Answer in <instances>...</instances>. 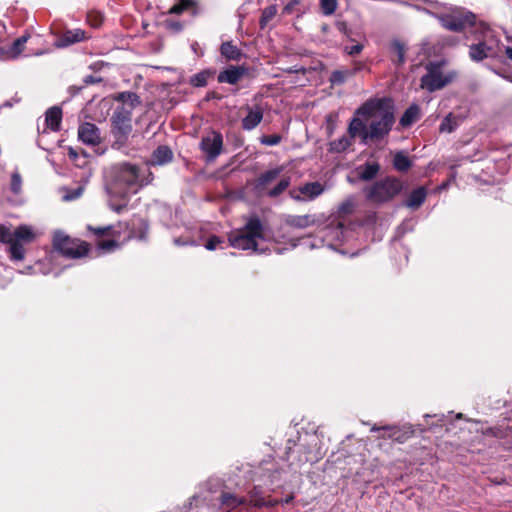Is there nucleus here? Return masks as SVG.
Listing matches in <instances>:
<instances>
[{"mask_svg":"<svg viewBox=\"0 0 512 512\" xmlns=\"http://www.w3.org/2000/svg\"><path fill=\"white\" fill-rule=\"evenodd\" d=\"M36 237L31 226L20 225L15 230L2 225L0 226V241L9 245V252L12 260L21 261L25 257L23 244L32 242Z\"/></svg>","mask_w":512,"mask_h":512,"instance_id":"7ed1b4c3","label":"nucleus"},{"mask_svg":"<svg viewBox=\"0 0 512 512\" xmlns=\"http://www.w3.org/2000/svg\"><path fill=\"white\" fill-rule=\"evenodd\" d=\"M291 500H292V497L290 496V497H287L284 502L289 503Z\"/></svg>","mask_w":512,"mask_h":512,"instance_id":"680f3d73","label":"nucleus"},{"mask_svg":"<svg viewBox=\"0 0 512 512\" xmlns=\"http://www.w3.org/2000/svg\"><path fill=\"white\" fill-rule=\"evenodd\" d=\"M286 72H288V73H302V74H305L306 73V69L304 67L293 66V67L288 68L286 70Z\"/></svg>","mask_w":512,"mask_h":512,"instance_id":"6e6d98bb","label":"nucleus"},{"mask_svg":"<svg viewBox=\"0 0 512 512\" xmlns=\"http://www.w3.org/2000/svg\"><path fill=\"white\" fill-rule=\"evenodd\" d=\"M79 139L87 145H97L100 143V130L99 128L89 122L82 123L78 128Z\"/></svg>","mask_w":512,"mask_h":512,"instance_id":"2eb2a0df","label":"nucleus"},{"mask_svg":"<svg viewBox=\"0 0 512 512\" xmlns=\"http://www.w3.org/2000/svg\"><path fill=\"white\" fill-rule=\"evenodd\" d=\"M379 170L380 165L377 162H368L358 169L359 178L364 181L372 180Z\"/></svg>","mask_w":512,"mask_h":512,"instance_id":"a878e982","label":"nucleus"},{"mask_svg":"<svg viewBox=\"0 0 512 512\" xmlns=\"http://www.w3.org/2000/svg\"><path fill=\"white\" fill-rule=\"evenodd\" d=\"M82 193H83V188L82 187H78L76 189H73L69 193L65 194L63 196V199L65 201H72V200H75V199L79 198L82 195Z\"/></svg>","mask_w":512,"mask_h":512,"instance_id":"49530a36","label":"nucleus"},{"mask_svg":"<svg viewBox=\"0 0 512 512\" xmlns=\"http://www.w3.org/2000/svg\"><path fill=\"white\" fill-rule=\"evenodd\" d=\"M222 243V240L218 236H212L208 239V241L205 244V248L207 250H215L216 247Z\"/></svg>","mask_w":512,"mask_h":512,"instance_id":"8fccbe9b","label":"nucleus"},{"mask_svg":"<svg viewBox=\"0 0 512 512\" xmlns=\"http://www.w3.org/2000/svg\"><path fill=\"white\" fill-rule=\"evenodd\" d=\"M152 180L151 171L141 169L135 164L121 162L111 166L105 173V190L109 196V207L121 213L127 207L129 195L137 193Z\"/></svg>","mask_w":512,"mask_h":512,"instance_id":"f257e3e1","label":"nucleus"},{"mask_svg":"<svg viewBox=\"0 0 512 512\" xmlns=\"http://www.w3.org/2000/svg\"><path fill=\"white\" fill-rule=\"evenodd\" d=\"M475 30L480 31L482 34L481 39H488L489 44H495V40H499L495 37L494 32L485 23H479Z\"/></svg>","mask_w":512,"mask_h":512,"instance_id":"4c0bfd02","label":"nucleus"},{"mask_svg":"<svg viewBox=\"0 0 512 512\" xmlns=\"http://www.w3.org/2000/svg\"><path fill=\"white\" fill-rule=\"evenodd\" d=\"M117 247V242L114 240H103L98 243V248L103 251H112Z\"/></svg>","mask_w":512,"mask_h":512,"instance_id":"a18cd8bd","label":"nucleus"},{"mask_svg":"<svg viewBox=\"0 0 512 512\" xmlns=\"http://www.w3.org/2000/svg\"><path fill=\"white\" fill-rule=\"evenodd\" d=\"M321 10L324 15H332L337 8V0H320Z\"/></svg>","mask_w":512,"mask_h":512,"instance_id":"58836bf2","label":"nucleus"},{"mask_svg":"<svg viewBox=\"0 0 512 512\" xmlns=\"http://www.w3.org/2000/svg\"><path fill=\"white\" fill-rule=\"evenodd\" d=\"M420 117V108L416 104L409 106L400 118V125L404 128L410 127Z\"/></svg>","mask_w":512,"mask_h":512,"instance_id":"393cba45","label":"nucleus"},{"mask_svg":"<svg viewBox=\"0 0 512 512\" xmlns=\"http://www.w3.org/2000/svg\"><path fill=\"white\" fill-rule=\"evenodd\" d=\"M89 229L92 230L97 236H102L107 231H109L111 229V226H105V227H99V228L89 227Z\"/></svg>","mask_w":512,"mask_h":512,"instance_id":"864d4df0","label":"nucleus"},{"mask_svg":"<svg viewBox=\"0 0 512 512\" xmlns=\"http://www.w3.org/2000/svg\"><path fill=\"white\" fill-rule=\"evenodd\" d=\"M262 239H264V226L257 215L248 217L242 229L232 231L228 235L231 247L244 251L252 250L257 253L263 252L258 248V241Z\"/></svg>","mask_w":512,"mask_h":512,"instance_id":"f03ea898","label":"nucleus"},{"mask_svg":"<svg viewBox=\"0 0 512 512\" xmlns=\"http://www.w3.org/2000/svg\"><path fill=\"white\" fill-rule=\"evenodd\" d=\"M223 137L220 133L212 131L204 136L200 143L201 150L206 154L207 161H214L221 153Z\"/></svg>","mask_w":512,"mask_h":512,"instance_id":"ddd939ff","label":"nucleus"},{"mask_svg":"<svg viewBox=\"0 0 512 512\" xmlns=\"http://www.w3.org/2000/svg\"><path fill=\"white\" fill-rule=\"evenodd\" d=\"M503 49V46H502ZM505 53L507 57L512 61V48L511 47H504Z\"/></svg>","mask_w":512,"mask_h":512,"instance_id":"bf43d9fd","label":"nucleus"},{"mask_svg":"<svg viewBox=\"0 0 512 512\" xmlns=\"http://www.w3.org/2000/svg\"><path fill=\"white\" fill-rule=\"evenodd\" d=\"M246 502L244 497H238L231 493H223L221 495V504L227 509H234Z\"/></svg>","mask_w":512,"mask_h":512,"instance_id":"2f4dec72","label":"nucleus"},{"mask_svg":"<svg viewBox=\"0 0 512 512\" xmlns=\"http://www.w3.org/2000/svg\"><path fill=\"white\" fill-rule=\"evenodd\" d=\"M402 189L399 180L386 178L365 188L366 198L373 203H384L394 198Z\"/></svg>","mask_w":512,"mask_h":512,"instance_id":"423d86ee","label":"nucleus"},{"mask_svg":"<svg viewBox=\"0 0 512 512\" xmlns=\"http://www.w3.org/2000/svg\"><path fill=\"white\" fill-rule=\"evenodd\" d=\"M173 158V153L168 146H159L152 153L150 163L152 165H164L170 162Z\"/></svg>","mask_w":512,"mask_h":512,"instance_id":"4be33fe9","label":"nucleus"},{"mask_svg":"<svg viewBox=\"0 0 512 512\" xmlns=\"http://www.w3.org/2000/svg\"><path fill=\"white\" fill-rule=\"evenodd\" d=\"M116 99L118 101H122V102H126V101H136L137 100V95L133 92H122L120 93Z\"/></svg>","mask_w":512,"mask_h":512,"instance_id":"09e8293b","label":"nucleus"},{"mask_svg":"<svg viewBox=\"0 0 512 512\" xmlns=\"http://www.w3.org/2000/svg\"><path fill=\"white\" fill-rule=\"evenodd\" d=\"M393 165L400 172L407 171L411 166L409 157L404 152H397L394 155Z\"/></svg>","mask_w":512,"mask_h":512,"instance_id":"72a5a7b5","label":"nucleus"},{"mask_svg":"<svg viewBox=\"0 0 512 512\" xmlns=\"http://www.w3.org/2000/svg\"><path fill=\"white\" fill-rule=\"evenodd\" d=\"M503 78L509 80L510 82H512V75H503Z\"/></svg>","mask_w":512,"mask_h":512,"instance_id":"052dcab7","label":"nucleus"},{"mask_svg":"<svg viewBox=\"0 0 512 512\" xmlns=\"http://www.w3.org/2000/svg\"><path fill=\"white\" fill-rule=\"evenodd\" d=\"M255 506H262L261 503H255Z\"/></svg>","mask_w":512,"mask_h":512,"instance_id":"0e129e2a","label":"nucleus"},{"mask_svg":"<svg viewBox=\"0 0 512 512\" xmlns=\"http://www.w3.org/2000/svg\"><path fill=\"white\" fill-rule=\"evenodd\" d=\"M170 27L175 31H180L182 29V25L179 22H172Z\"/></svg>","mask_w":512,"mask_h":512,"instance_id":"13d9d810","label":"nucleus"},{"mask_svg":"<svg viewBox=\"0 0 512 512\" xmlns=\"http://www.w3.org/2000/svg\"><path fill=\"white\" fill-rule=\"evenodd\" d=\"M132 108L117 107L111 117L112 133L118 142L124 143L132 131Z\"/></svg>","mask_w":512,"mask_h":512,"instance_id":"9d476101","label":"nucleus"},{"mask_svg":"<svg viewBox=\"0 0 512 512\" xmlns=\"http://www.w3.org/2000/svg\"><path fill=\"white\" fill-rule=\"evenodd\" d=\"M62 120V110L59 107H51L45 113L46 128L51 131H58L60 129Z\"/></svg>","mask_w":512,"mask_h":512,"instance_id":"412c9836","label":"nucleus"},{"mask_svg":"<svg viewBox=\"0 0 512 512\" xmlns=\"http://www.w3.org/2000/svg\"><path fill=\"white\" fill-rule=\"evenodd\" d=\"M364 46L362 44H355V45H352V46H346L344 51L350 55V56H355V55H358L362 52Z\"/></svg>","mask_w":512,"mask_h":512,"instance_id":"de8ad7c7","label":"nucleus"},{"mask_svg":"<svg viewBox=\"0 0 512 512\" xmlns=\"http://www.w3.org/2000/svg\"><path fill=\"white\" fill-rule=\"evenodd\" d=\"M445 62H429L426 65L427 73L421 77V88L434 92L444 88L451 83L456 74L452 71H445Z\"/></svg>","mask_w":512,"mask_h":512,"instance_id":"39448f33","label":"nucleus"},{"mask_svg":"<svg viewBox=\"0 0 512 512\" xmlns=\"http://www.w3.org/2000/svg\"><path fill=\"white\" fill-rule=\"evenodd\" d=\"M394 122L395 118L392 110L380 113L379 117L370 123L368 131H364L363 142L382 140L389 134Z\"/></svg>","mask_w":512,"mask_h":512,"instance_id":"6e6552de","label":"nucleus"},{"mask_svg":"<svg viewBox=\"0 0 512 512\" xmlns=\"http://www.w3.org/2000/svg\"><path fill=\"white\" fill-rule=\"evenodd\" d=\"M281 142V136L274 135H265L260 138V143L266 146H275Z\"/></svg>","mask_w":512,"mask_h":512,"instance_id":"79ce46f5","label":"nucleus"},{"mask_svg":"<svg viewBox=\"0 0 512 512\" xmlns=\"http://www.w3.org/2000/svg\"><path fill=\"white\" fill-rule=\"evenodd\" d=\"M54 248L69 258H81L87 255L89 249L85 242L71 239L63 232H56L53 238Z\"/></svg>","mask_w":512,"mask_h":512,"instance_id":"0eeeda50","label":"nucleus"},{"mask_svg":"<svg viewBox=\"0 0 512 512\" xmlns=\"http://www.w3.org/2000/svg\"><path fill=\"white\" fill-rule=\"evenodd\" d=\"M364 131H368L364 122L356 115L353 117L348 126L349 136L353 139L360 135L363 139Z\"/></svg>","mask_w":512,"mask_h":512,"instance_id":"c756f323","label":"nucleus"},{"mask_svg":"<svg viewBox=\"0 0 512 512\" xmlns=\"http://www.w3.org/2000/svg\"><path fill=\"white\" fill-rule=\"evenodd\" d=\"M324 190V186L320 182H308L297 189L290 190L289 195L297 202H308L319 197Z\"/></svg>","mask_w":512,"mask_h":512,"instance_id":"f8f14e48","label":"nucleus"},{"mask_svg":"<svg viewBox=\"0 0 512 512\" xmlns=\"http://www.w3.org/2000/svg\"><path fill=\"white\" fill-rule=\"evenodd\" d=\"M347 234L344 223L336 217L329 218L326 224L319 228L314 241L309 243L310 249L328 247L334 249L336 245L341 244Z\"/></svg>","mask_w":512,"mask_h":512,"instance_id":"20e7f679","label":"nucleus"},{"mask_svg":"<svg viewBox=\"0 0 512 512\" xmlns=\"http://www.w3.org/2000/svg\"><path fill=\"white\" fill-rule=\"evenodd\" d=\"M282 169L274 168L262 173L256 180L255 189L258 193L262 194L265 191V187L272 183L280 175Z\"/></svg>","mask_w":512,"mask_h":512,"instance_id":"aec40b11","label":"nucleus"},{"mask_svg":"<svg viewBox=\"0 0 512 512\" xmlns=\"http://www.w3.org/2000/svg\"><path fill=\"white\" fill-rule=\"evenodd\" d=\"M441 25L450 31L461 32L469 27L476 28V15L470 11L457 10L439 18Z\"/></svg>","mask_w":512,"mask_h":512,"instance_id":"1a4fd4ad","label":"nucleus"},{"mask_svg":"<svg viewBox=\"0 0 512 512\" xmlns=\"http://www.w3.org/2000/svg\"><path fill=\"white\" fill-rule=\"evenodd\" d=\"M299 4V0H290L289 3H287L283 9V11L287 14L292 13L294 7Z\"/></svg>","mask_w":512,"mask_h":512,"instance_id":"603ef678","label":"nucleus"},{"mask_svg":"<svg viewBox=\"0 0 512 512\" xmlns=\"http://www.w3.org/2000/svg\"><path fill=\"white\" fill-rule=\"evenodd\" d=\"M211 75L212 73L209 70L201 71L190 78V84L194 87H204Z\"/></svg>","mask_w":512,"mask_h":512,"instance_id":"e433bc0d","label":"nucleus"},{"mask_svg":"<svg viewBox=\"0 0 512 512\" xmlns=\"http://www.w3.org/2000/svg\"><path fill=\"white\" fill-rule=\"evenodd\" d=\"M70 155L75 157V156H76V153L71 149V150H70Z\"/></svg>","mask_w":512,"mask_h":512,"instance_id":"e2e57ef3","label":"nucleus"},{"mask_svg":"<svg viewBox=\"0 0 512 512\" xmlns=\"http://www.w3.org/2000/svg\"><path fill=\"white\" fill-rule=\"evenodd\" d=\"M247 115L242 119V128L251 131L256 128L263 119V108L260 105L246 106Z\"/></svg>","mask_w":512,"mask_h":512,"instance_id":"a211bd4d","label":"nucleus"},{"mask_svg":"<svg viewBox=\"0 0 512 512\" xmlns=\"http://www.w3.org/2000/svg\"><path fill=\"white\" fill-rule=\"evenodd\" d=\"M22 179L19 173L15 172L11 176V190L18 194L21 191Z\"/></svg>","mask_w":512,"mask_h":512,"instance_id":"37998d69","label":"nucleus"},{"mask_svg":"<svg viewBox=\"0 0 512 512\" xmlns=\"http://www.w3.org/2000/svg\"><path fill=\"white\" fill-rule=\"evenodd\" d=\"M287 226L297 229H304L316 224L314 215H287L284 219Z\"/></svg>","mask_w":512,"mask_h":512,"instance_id":"6ab92c4d","label":"nucleus"},{"mask_svg":"<svg viewBox=\"0 0 512 512\" xmlns=\"http://www.w3.org/2000/svg\"><path fill=\"white\" fill-rule=\"evenodd\" d=\"M484 434L496 438H504L508 434V428L502 429L500 427H490L484 431Z\"/></svg>","mask_w":512,"mask_h":512,"instance_id":"ea45409f","label":"nucleus"},{"mask_svg":"<svg viewBox=\"0 0 512 512\" xmlns=\"http://www.w3.org/2000/svg\"><path fill=\"white\" fill-rule=\"evenodd\" d=\"M276 14V8L274 6H269L265 8L262 12V16L260 19L261 26H265Z\"/></svg>","mask_w":512,"mask_h":512,"instance_id":"a19ab883","label":"nucleus"},{"mask_svg":"<svg viewBox=\"0 0 512 512\" xmlns=\"http://www.w3.org/2000/svg\"><path fill=\"white\" fill-rule=\"evenodd\" d=\"M459 125L458 118L455 117L452 113H449L445 118L442 120L439 131L441 133H451L453 132Z\"/></svg>","mask_w":512,"mask_h":512,"instance_id":"473e14b6","label":"nucleus"},{"mask_svg":"<svg viewBox=\"0 0 512 512\" xmlns=\"http://www.w3.org/2000/svg\"><path fill=\"white\" fill-rule=\"evenodd\" d=\"M27 40L28 36L26 35L17 38L6 51V55L8 56V58H18L20 54L23 52L24 45L26 44Z\"/></svg>","mask_w":512,"mask_h":512,"instance_id":"cd10ccee","label":"nucleus"},{"mask_svg":"<svg viewBox=\"0 0 512 512\" xmlns=\"http://www.w3.org/2000/svg\"><path fill=\"white\" fill-rule=\"evenodd\" d=\"M426 196V189L424 187H418L410 193L405 205L409 208L417 209L424 203Z\"/></svg>","mask_w":512,"mask_h":512,"instance_id":"b1692460","label":"nucleus"},{"mask_svg":"<svg viewBox=\"0 0 512 512\" xmlns=\"http://www.w3.org/2000/svg\"><path fill=\"white\" fill-rule=\"evenodd\" d=\"M390 49L396 56L397 64L402 65L405 62V53H406L405 45L398 40H394L391 43Z\"/></svg>","mask_w":512,"mask_h":512,"instance_id":"c9c22d12","label":"nucleus"},{"mask_svg":"<svg viewBox=\"0 0 512 512\" xmlns=\"http://www.w3.org/2000/svg\"><path fill=\"white\" fill-rule=\"evenodd\" d=\"M248 73V69L245 66H229L227 69L221 71L217 80L219 83H228L231 85L237 84L241 78Z\"/></svg>","mask_w":512,"mask_h":512,"instance_id":"dca6fc26","label":"nucleus"},{"mask_svg":"<svg viewBox=\"0 0 512 512\" xmlns=\"http://www.w3.org/2000/svg\"><path fill=\"white\" fill-rule=\"evenodd\" d=\"M355 73L356 69L334 70L329 77V81L331 85H342L346 82L348 78L352 77Z\"/></svg>","mask_w":512,"mask_h":512,"instance_id":"7c9ffc66","label":"nucleus"},{"mask_svg":"<svg viewBox=\"0 0 512 512\" xmlns=\"http://www.w3.org/2000/svg\"><path fill=\"white\" fill-rule=\"evenodd\" d=\"M372 432H383L379 437L395 440L399 443L405 442L411 436L410 432H403L398 426H376L371 428Z\"/></svg>","mask_w":512,"mask_h":512,"instance_id":"f3484780","label":"nucleus"},{"mask_svg":"<svg viewBox=\"0 0 512 512\" xmlns=\"http://www.w3.org/2000/svg\"><path fill=\"white\" fill-rule=\"evenodd\" d=\"M502 52L500 40H495V44H489L488 39H481L477 44L469 47V56L471 60L479 62L487 57H497Z\"/></svg>","mask_w":512,"mask_h":512,"instance_id":"9b49d317","label":"nucleus"},{"mask_svg":"<svg viewBox=\"0 0 512 512\" xmlns=\"http://www.w3.org/2000/svg\"><path fill=\"white\" fill-rule=\"evenodd\" d=\"M352 145V138L349 136H342L337 140L331 141L328 144V151L331 153H341Z\"/></svg>","mask_w":512,"mask_h":512,"instance_id":"bb28decb","label":"nucleus"},{"mask_svg":"<svg viewBox=\"0 0 512 512\" xmlns=\"http://www.w3.org/2000/svg\"><path fill=\"white\" fill-rule=\"evenodd\" d=\"M221 54L228 60H240L242 57L241 50L232 44V42H224L220 48Z\"/></svg>","mask_w":512,"mask_h":512,"instance_id":"c85d7f7f","label":"nucleus"},{"mask_svg":"<svg viewBox=\"0 0 512 512\" xmlns=\"http://www.w3.org/2000/svg\"><path fill=\"white\" fill-rule=\"evenodd\" d=\"M391 109L384 107L383 99H371L363 103L355 112L357 116H362L365 119L379 117L380 113L390 111Z\"/></svg>","mask_w":512,"mask_h":512,"instance_id":"4468645a","label":"nucleus"},{"mask_svg":"<svg viewBox=\"0 0 512 512\" xmlns=\"http://www.w3.org/2000/svg\"><path fill=\"white\" fill-rule=\"evenodd\" d=\"M190 5L189 1L181 0L179 3L173 5L169 10V14H180Z\"/></svg>","mask_w":512,"mask_h":512,"instance_id":"c03bdc74","label":"nucleus"},{"mask_svg":"<svg viewBox=\"0 0 512 512\" xmlns=\"http://www.w3.org/2000/svg\"><path fill=\"white\" fill-rule=\"evenodd\" d=\"M85 38V32L81 29L66 31L59 39L58 46L66 47L71 44L82 41Z\"/></svg>","mask_w":512,"mask_h":512,"instance_id":"5701e85b","label":"nucleus"},{"mask_svg":"<svg viewBox=\"0 0 512 512\" xmlns=\"http://www.w3.org/2000/svg\"><path fill=\"white\" fill-rule=\"evenodd\" d=\"M290 183H291V178L289 176L283 177L278 182V184L275 187H273L272 189H270L269 191H267L266 194L271 198H276L290 186Z\"/></svg>","mask_w":512,"mask_h":512,"instance_id":"f704fd0d","label":"nucleus"},{"mask_svg":"<svg viewBox=\"0 0 512 512\" xmlns=\"http://www.w3.org/2000/svg\"><path fill=\"white\" fill-rule=\"evenodd\" d=\"M174 244L177 246H185V245H196L194 241L182 240L181 238H175Z\"/></svg>","mask_w":512,"mask_h":512,"instance_id":"5fc2aeb1","label":"nucleus"},{"mask_svg":"<svg viewBox=\"0 0 512 512\" xmlns=\"http://www.w3.org/2000/svg\"><path fill=\"white\" fill-rule=\"evenodd\" d=\"M99 81H100V79H95L93 76H87L84 79L85 84H92V83L99 82Z\"/></svg>","mask_w":512,"mask_h":512,"instance_id":"4d7b16f0","label":"nucleus"},{"mask_svg":"<svg viewBox=\"0 0 512 512\" xmlns=\"http://www.w3.org/2000/svg\"><path fill=\"white\" fill-rule=\"evenodd\" d=\"M353 207H354L353 202L348 200L341 204L340 211L343 213H350V212H352Z\"/></svg>","mask_w":512,"mask_h":512,"instance_id":"3c124183","label":"nucleus"}]
</instances>
